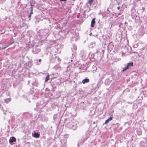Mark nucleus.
Listing matches in <instances>:
<instances>
[{"label":"nucleus","instance_id":"9b49d317","mask_svg":"<svg viewBox=\"0 0 147 147\" xmlns=\"http://www.w3.org/2000/svg\"><path fill=\"white\" fill-rule=\"evenodd\" d=\"M117 9L118 10H119L120 9V7L119 6H118L117 7Z\"/></svg>","mask_w":147,"mask_h":147},{"label":"nucleus","instance_id":"ddd939ff","mask_svg":"<svg viewBox=\"0 0 147 147\" xmlns=\"http://www.w3.org/2000/svg\"><path fill=\"white\" fill-rule=\"evenodd\" d=\"M31 14H30V15L28 16V17L30 18L31 17Z\"/></svg>","mask_w":147,"mask_h":147},{"label":"nucleus","instance_id":"9d476101","mask_svg":"<svg viewBox=\"0 0 147 147\" xmlns=\"http://www.w3.org/2000/svg\"><path fill=\"white\" fill-rule=\"evenodd\" d=\"M9 46H7V47H4L3 48H2V49H5V48H6L7 47H8Z\"/></svg>","mask_w":147,"mask_h":147},{"label":"nucleus","instance_id":"f8f14e48","mask_svg":"<svg viewBox=\"0 0 147 147\" xmlns=\"http://www.w3.org/2000/svg\"><path fill=\"white\" fill-rule=\"evenodd\" d=\"M67 0H60V1H66Z\"/></svg>","mask_w":147,"mask_h":147},{"label":"nucleus","instance_id":"39448f33","mask_svg":"<svg viewBox=\"0 0 147 147\" xmlns=\"http://www.w3.org/2000/svg\"><path fill=\"white\" fill-rule=\"evenodd\" d=\"M40 135L38 133H36L34 134L33 136L34 137L38 138L40 136Z\"/></svg>","mask_w":147,"mask_h":147},{"label":"nucleus","instance_id":"20e7f679","mask_svg":"<svg viewBox=\"0 0 147 147\" xmlns=\"http://www.w3.org/2000/svg\"><path fill=\"white\" fill-rule=\"evenodd\" d=\"M95 18H94L91 21V26L92 27H93L94 26V24L95 23Z\"/></svg>","mask_w":147,"mask_h":147},{"label":"nucleus","instance_id":"4468645a","mask_svg":"<svg viewBox=\"0 0 147 147\" xmlns=\"http://www.w3.org/2000/svg\"><path fill=\"white\" fill-rule=\"evenodd\" d=\"M41 59H40L39 60V62H41Z\"/></svg>","mask_w":147,"mask_h":147},{"label":"nucleus","instance_id":"7ed1b4c3","mask_svg":"<svg viewBox=\"0 0 147 147\" xmlns=\"http://www.w3.org/2000/svg\"><path fill=\"white\" fill-rule=\"evenodd\" d=\"M113 119V115H112L108 119L106 120L105 122L103 123V125L106 124L109 121H111Z\"/></svg>","mask_w":147,"mask_h":147},{"label":"nucleus","instance_id":"f257e3e1","mask_svg":"<svg viewBox=\"0 0 147 147\" xmlns=\"http://www.w3.org/2000/svg\"><path fill=\"white\" fill-rule=\"evenodd\" d=\"M133 66V62L129 63H128L127 66L123 69L122 71L123 72L125 71L126 70L129 68L131 66Z\"/></svg>","mask_w":147,"mask_h":147},{"label":"nucleus","instance_id":"1a4fd4ad","mask_svg":"<svg viewBox=\"0 0 147 147\" xmlns=\"http://www.w3.org/2000/svg\"><path fill=\"white\" fill-rule=\"evenodd\" d=\"M32 11H33V9L32 8L30 12V14L32 15V14L33 13V12Z\"/></svg>","mask_w":147,"mask_h":147},{"label":"nucleus","instance_id":"423d86ee","mask_svg":"<svg viewBox=\"0 0 147 147\" xmlns=\"http://www.w3.org/2000/svg\"><path fill=\"white\" fill-rule=\"evenodd\" d=\"M89 82V80L88 79L85 78L82 80V83L84 84L88 82Z\"/></svg>","mask_w":147,"mask_h":147},{"label":"nucleus","instance_id":"dca6fc26","mask_svg":"<svg viewBox=\"0 0 147 147\" xmlns=\"http://www.w3.org/2000/svg\"><path fill=\"white\" fill-rule=\"evenodd\" d=\"M145 1H147V0H144Z\"/></svg>","mask_w":147,"mask_h":147},{"label":"nucleus","instance_id":"f03ea898","mask_svg":"<svg viewBox=\"0 0 147 147\" xmlns=\"http://www.w3.org/2000/svg\"><path fill=\"white\" fill-rule=\"evenodd\" d=\"M16 140V139L14 137H11L9 140V142L11 143L13 142H15Z\"/></svg>","mask_w":147,"mask_h":147},{"label":"nucleus","instance_id":"0eeeda50","mask_svg":"<svg viewBox=\"0 0 147 147\" xmlns=\"http://www.w3.org/2000/svg\"><path fill=\"white\" fill-rule=\"evenodd\" d=\"M49 80V75L48 74L46 76L45 78V82H46L48 81Z\"/></svg>","mask_w":147,"mask_h":147},{"label":"nucleus","instance_id":"6e6552de","mask_svg":"<svg viewBox=\"0 0 147 147\" xmlns=\"http://www.w3.org/2000/svg\"><path fill=\"white\" fill-rule=\"evenodd\" d=\"M94 0H89L88 2L89 4H91L92 2Z\"/></svg>","mask_w":147,"mask_h":147},{"label":"nucleus","instance_id":"2eb2a0df","mask_svg":"<svg viewBox=\"0 0 147 147\" xmlns=\"http://www.w3.org/2000/svg\"><path fill=\"white\" fill-rule=\"evenodd\" d=\"M95 122H93V124H95Z\"/></svg>","mask_w":147,"mask_h":147}]
</instances>
